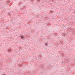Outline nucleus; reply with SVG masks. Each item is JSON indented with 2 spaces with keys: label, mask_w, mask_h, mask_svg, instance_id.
I'll return each instance as SVG.
<instances>
[{
  "label": "nucleus",
  "mask_w": 75,
  "mask_h": 75,
  "mask_svg": "<svg viewBox=\"0 0 75 75\" xmlns=\"http://www.w3.org/2000/svg\"><path fill=\"white\" fill-rule=\"evenodd\" d=\"M21 39H22V40H23V39H24V36H21Z\"/></svg>",
  "instance_id": "obj_1"
},
{
  "label": "nucleus",
  "mask_w": 75,
  "mask_h": 75,
  "mask_svg": "<svg viewBox=\"0 0 75 75\" xmlns=\"http://www.w3.org/2000/svg\"><path fill=\"white\" fill-rule=\"evenodd\" d=\"M6 2L7 3H10V1H6Z\"/></svg>",
  "instance_id": "obj_2"
},
{
  "label": "nucleus",
  "mask_w": 75,
  "mask_h": 75,
  "mask_svg": "<svg viewBox=\"0 0 75 75\" xmlns=\"http://www.w3.org/2000/svg\"><path fill=\"white\" fill-rule=\"evenodd\" d=\"M45 45L46 46L47 45V43H46V44H45Z\"/></svg>",
  "instance_id": "obj_3"
},
{
  "label": "nucleus",
  "mask_w": 75,
  "mask_h": 75,
  "mask_svg": "<svg viewBox=\"0 0 75 75\" xmlns=\"http://www.w3.org/2000/svg\"><path fill=\"white\" fill-rule=\"evenodd\" d=\"M31 1L32 2H33V0H31Z\"/></svg>",
  "instance_id": "obj_4"
},
{
  "label": "nucleus",
  "mask_w": 75,
  "mask_h": 75,
  "mask_svg": "<svg viewBox=\"0 0 75 75\" xmlns=\"http://www.w3.org/2000/svg\"><path fill=\"white\" fill-rule=\"evenodd\" d=\"M38 1H40V0H37Z\"/></svg>",
  "instance_id": "obj_5"
},
{
  "label": "nucleus",
  "mask_w": 75,
  "mask_h": 75,
  "mask_svg": "<svg viewBox=\"0 0 75 75\" xmlns=\"http://www.w3.org/2000/svg\"><path fill=\"white\" fill-rule=\"evenodd\" d=\"M3 75H5V74H3Z\"/></svg>",
  "instance_id": "obj_6"
}]
</instances>
